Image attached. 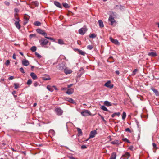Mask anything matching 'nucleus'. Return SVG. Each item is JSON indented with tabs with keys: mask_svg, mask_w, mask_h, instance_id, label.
I'll return each instance as SVG.
<instances>
[{
	"mask_svg": "<svg viewBox=\"0 0 159 159\" xmlns=\"http://www.w3.org/2000/svg\"><path fill=\"white\" fill-rule=\"evenodd\" d=\"M21 152L22 153L24 154L25 155H26V153L25 151H22Z\"/></svg>",
	"mask_w": 159,
	"mask_h": 159,
	"instance_id": "64",
	"label": "nucleus"
},
{
	"mask_svg": "<svg viewBox=\"0 0 159 159\" xmlns=\"http://www.w3.org/2000/svg\"><path fill=\"white\" fill-rule=\"evenodd\" d=\"M115 73H116V74L117 75H119L120 74V72L118 70H116L115 71Z\"/></svg>",
	"mask_w": 159,
	"mask_h": 159,
	"instance_id": "60",
	"label": "nucleus"
},
{
	"mask_svg": "<svg viewBox=\"0 0 159 159\" xmlns=\"http://www.w3.org/2000/svg\"><path fill=\"white\" fill-rule=\"evenodd\" d=\"M11 150H12V151H14V152H17V151H16V150H15V149H14L13 148H12V147H11Z\"/></svg>",
	"mask_w": 159,
	"mask_h": 159,
	"instance_id": "61",
	"label": "nucleus"
},
{
	"mask_svg": "<svg viewBox=\"0 0 159 159\" xmlns=\"http://www.w3.org/2000/svg\"><path fill=\"white\" fill-rule=\"evenodd\" d=\"M66 100L69 102L70 103L73 104H75V102L73 99L70 98H66Z\"/></svg>",
	"mask_w": 159,
	"mask_h": 159,
	"instance_id": "19",
	"label": "nucleus"
},
{
	"mask_svg": "<svg viewBox=\"0 0 159 159\" xmlns=\"http://www.w3.org/2000/svg\"><path fill=\"white\" fill-rule=\"evenodd\" d=\"M125 131L129 132L131 133V130L129 128H127L125 129Z\"/></svg>",
	"mask_w": 159,
	"mask_h": 159,
	"instance_id": "54",
	"label": "nucleus"
},
{
	"mask_svg": "<svg viewBox=\"0 0 159 159\" xmlns=\"http://www.w3.org/2000/svg\"><path fill=\"white\" fill-rule=\"evenodd\" d=\"M22 64L23 66H27L29 65V63L27 60L24 59L22 61Z\"/></svg>",
	"mask_w": 159,
	"mask_h": 159,
	"instance_id": "15",
	"label": "nucleus"
},
{
	"mask_svg": "<svg viewBox=\"0 0 159 159\" xmlns=\"http://www.w3.org/2000/svg\"><path fill=\"white\" fill-rule=\"evenodd\" d=\"M51 78L48 75L47 77H42V79L44 80H50Z\"/></svg>",
	"mask_w": 159,
	"mask_h": 159,
	"instance_id": "30",
	"label": "nucleus"
},
{
	"mask_svg": "<svg viewBox=\"0 0 159 159\" xmlns=\"http://www.w3.org/2000/svg\"><path fill=\"white\" fill-rule=\"evenodd\" d=\"M116 7H118V8H119L120 9H124V7L123 6H122L121 5L119 6L118 5H117L116 6Z\"/></svg>",
	"mask_w": 159,
	"mask_h": 159,
	"instance_id": "48",
	"label": "nucleus"
},
{
	"mask_svg": "<svg viewBox=\"0 0 159 159\" xmlns=\"http://www.w3.org/2000/svg\"><path fill=\"white\" fill-rule=\"evenodd\" d=\"M32 80L30 79H29L27 82V84L28 85H30L32 84Z\"/></svg>",
	"mask_w": 159,
	"mask_h": 159,
	"instance_id": "42",
	"label": "nucleus"
},
{
	"mask_svg": "<svg viewBox=\"0 0 159 159\" xmlns=\"http://www.w3.org/2000/svg\"><path fill=\"white\" fill-rule=\"evenodd\" d=\"M4 3L7 6H9L10 5L9 2L7 1H5L4 2Z\"/></svg>",
	"mask_w": 159,
	"mask_h": 159,
	"instance_id": "53",
	"label": "nucleus"
},
{
	"mask_svg": "<svg viewBox=\"0 0 159 159\" xmlns=\"http://www.w3.org/2000/svg\"><path fill=\"white\" fill-rule=\"evenodd\" d=\"M116 154L115 152H113L112 153L110 159H116Z\"/></svg>",
	"mask_w": 159,
	"mask_h": 159,
	"instance_id": "21",
	"label": "nucleus"
},
{
	"mask_svg": "<svg viewBox=\"0 0 159 159\" xmlns=\"http://www.w3.org/2000/svg\"><path fill=\"white\" fill-rule=\"evenodd\" d=\"M77 131L78 132V136H80L82 135V132L81 129L79 128H77Z\"/></svg>",
	"mask_w": 159,
	"mask_h": 159,
	"instance_id": "27",
	"label": "nucleus"
},
{
	"mask_svg": "<svg viewBox=\"0 0 159 159\" xmlns=\"http://www.w3.org/2000/svg\"><path fill=\"white\" fill-rule=\"evenodd\" d=\"M36 31L39 34H40L43 36L47 35V34L45 33L43 30L42 29H37L36 30Z\"/></svg>",
	"mask_w": 159,
	"mask_h": 159,
	"instance_id": "7",
	"label": "nucleus"
},
{
	"mask_svg": "<svg viewBox=\"0 0 159 159\" xmlns=\"http://www.w3.org/2000/svg\"><path fill=\"white\" fill-rule=\"evenodd\" d=\"M104 104L105 105L107 106H110L112 105L111 103L107 101H104Z\"/></svg>",
	"mask_w": 159,
	"mask_h": 159,
	"instance_id": "25",
	"label": "nucleus"
},
{
	"mask_svg": "<svg viewBox=\"0 0 159 159\" xmlns=\"http://www.w3.org/2000/svg\"><path fill=\"white\" fill-rule=\"evenodd\" d=\"M74 92V89H69L67 91L66 93L69 95L72 94Z\"/></svg>",
	"mask_w": 159,
	"mask_h": 159,
	"instance_id": "17",
	"label": "nucleus"
},
{
	"mask_svg": "<svg viewBox=\"0 0 159 159\" xmlns=\"http://www.w3.org/2000/svg\"><path fill=\"white\" fill-rule=\"evenodd\" d=\"M39 43L40 45L42 47L47 48L46 45L48 44V43H49V42L47 39L44 38H42L39 40Z\"/></svg>",
	"mask_w": 159,
	"mask_h": 159,
	"instance_id": "1",
	"label": "nucleus"
},
{
	"mask_svg": "<svg viewBox=\"0 0 159 159\" xmlns=\"http://www.w3.org/2000/svg\"><path fill=\"white\" fill-rule=\"evenodd\" d=\"M151 90L153 91V92L155 93V95L157 96H159V92L156 89H155L152 87L151 88Z\"/></svg>",
	"mask_w": 159,
	"mask_h": 159,
	"instance_id": "14",
	"label": "nucleus"
},
{
	"mask_svg": "<svg viewBox=\"0 0 159 159\" xmlns=\"http://www.w3.org/2000/svg\"><path fill=\"white\" fill-rule=\"evenodd\" d=\"M126 113L125 112H123L122 116V119L123 120H124L126 117Z\"/></svg>",
	"mask_w": 159,
	"mask_h": 159,
	"instance_id": "35",
	"label": "nucleus"
},
{
	"mask_svg": "<svg viewBox=\"0 0 159 159\" xmlns=\"http://www.w3.org/2000/svg\"><path fill=\"white\" fill-rule=\"evenodd\" d=\"M138 70L137 69H134L132 73L131 74V75H135L136 74L137 72H138Z\"/></svg>",
	"mask_w": 159,
	"mask_h": 159,
	"instance_id": "34",
	"label": "nucleus"
},
{
	"mask_svg": "<svg viewBox=\"0 0 159 159\" xmlns=\"http://www.w3.org/2000/svg\"><path fill=\"white\" fill-rule=\"evenodd\" d=\"M108 20L110 22V25H113L116 22V21L114 17L111 16H110L109 17Z\"/></svg>",
	"mask_w": 159,
	"mask_h": 159,
	"instance_id": "10",
	"label": "nucleus"
},
{
	"mask_svg": "<svg viewBox=\"0 0 159 159\" xmlns=\"http://www.w3.org/2000/svg\"><path fill=\"white\" fill-rule=\"evenodd\" d=\"M29 20V19H28L27 18H25V21L24 23V25L26 24L27 22H28Z\"/></svg>",
	"mask_w": 159,
	"mask_h": 159,
	"instance_id": "47",
	"label": "nucleus"
},
{
	"mask_svg": "<svg viewBox=\"0 0 159 159\" xmlns=\"http://www.w3.org/2000/svg\"><path fill=\"white\" fill-rule=\"evenodd\" d=\"M38 85V83L37 82H34V85L35 87L37 86Z\"/></svg>",
	"mask_w": 159,
	"mask_h": 159,
	"instance_id": "55",
	"label": "nucleus"
},
{
	"mask_svg": "<svg viewBox=\"0 0 159 159\" xmlns=\"http://www.w3.org/2000/svg\"><path fill=\"white\" fill-rule=\"evenodd\" d=\"M55 111L56 114L58 116H61L63 113V111L60 107L56 108Z\"/></svg>",
	"mask_w": 159,
	"mask_h": 159,
	"instance_id": "3",
	"label": "nucleus"
},
{
	"mask_svg": "<svg viewBox=\"0 0 159 159\" xmlns=\"http://www.w3.org/2000/svg\"><path fill=\"white\" fill-rule=\"evenodd\" d=\"M47 88L50 91L52 92L54 91L52 86H51L49 85H48L47 87Z\"/></svg>",
	"mask_w": 159,
	"mask_h": 159,
	"instance_id": "23",
	"label": "nucleus"
},
{
	"mask_svg": "<svg viewBox=\"0 0 159 159\" xmlns=\"http://www.w3.org/2000/svg\"><path fill=\"white\" fill-rule=\"evenodd\" d=\"M111 144L113 145H116L117 146H118L120 144L121 142L120 140H115L113 141H112L111 142Z\"/></svg>",
	"mask_w": 159,
	"mask_h": 159,
	"instance_id": "11",
	"label": "nucleus"
},
{
	"mask_svg": "<svg viewBox=\"0 0 159 159\" xmlns=\"http://www.w3.org/2000/svg\"><path fill=\"white\" fill-rule=\"evenodd\" d=\"M81 114L83 116H87L89 115H91V112L88 110H85L82 111L81 112Z\"/></svg>",
	"mask_w": 159,
	"mask_h": 159,
	"instance_id": "4",
	"label": "nucleus"
},
{
	"mask_svg": "<svg viewBox=\"0 0 159 159\" xmlns=\"http://www.w3.org/2000/svg\"><path fill=\"white\" fill-rule=\"evenodd\" d=\"M68 157L70 159H77L72 156H68Z\"/></svg>",
	"mask_w": 159,
	"mask_h": 159,
	"instance_id": "50",
	"label": "nucleus"
},
{
	"mask_svg": "<svg viewBox=\"0 0 159 159\" xmlns=\"http://www.w3.org/2000/svg\"><path fill=\"white\" fill-rule=\"evenodd\" d=\"M30 75L34 80H36L38 78L37 76L34 73H31Z\"/></svg>",
	"mask_w": 159,
	"mask_h": 159,
	"instance_id": "16",
	"label": "nucleus"
},
{
	"mask_svg": "<svg viewBox=\"0 0 159 159\" xmlns=\"http://www.w3.org/2000/svg\"><path fill=\"white\" fill-rule=\"evenodd\" d=\"M96 35L94 33L92 34L89 36V37L92 38H94L96 37Z\"/></svg>",
	"mask_w": 159,
	"mask_h": 159,
	"instance_id": "33",
	"label": "nucleus"
},
{
	"mask_svg": "<svg viewBox=\"0 0 159 159\" xmlns=\"http://www.w3.org/2000/svg\"><path fill=\"white\" fill-rule=\"evenodd\" d=\"M133 148V147L132 146H131L129 148V149L131 150H132Z\"/></svg>",
	"mask_w": 159,
	"mask_h": 159,
	"instance_id": "63",
	"label": "nucleus"
},
{
	"mask_svg": "<svg viewBox=\"0 0 159 159\" xmlns=\"http://www.w3.org/2000/svg\"><path fill=\"white\" fill-rule=\"evenodd\" d=\"M13 57V58L14 59H16V56H15V53H14L13 55V57Z\"/></svg>",
	"mask_w": 159,
	"mask_h": 159,
	"instance_id": "59",
	"label": "nucleus"
},
{
	"mask_svg": "<svg viewBox=\"0 0 159 159\" xmlns=\"http://www.w3.org/2000/svg\"><path fill=\"white\" fill-rule=\"evenodd\" d=\"M10 63V61L9 60H8L6 61L5 63V64L6 66H7L9 65Z\"/></svg>",
	"mask_w": 159,
	"mask_h": 159,
	"instance_id": "44",
	"label": "nucleus"
},
{
	"mask_svg": "<svg viewBox=\"0 0 159 159\" xmlns=\"http://www.w3.org/2000/svg\"><path fill=\"white\" fill-rule=\"evenodd\" d=\"M81 148L82 149H84L87 148V147L85 145H83L81 146Z\"/></svg>",
	"mask_w": 159,
	"mask_h": 159,
	"instance_id": "52",
	"label": "nucleus"
},
{
	"mask_svg": "<svg viewBox=\"0 0 159 159\" xmlns=\"http://www.w3.org/2000/svg\"><path fill=\"white\" fill-rule=\"evenodd\" d=\"M77 50L78 51L79 53L80 54L84 56L86 54L85 52L79 49H77Z\"/></svg>",
	"mask_w": 159,
	"mask_h": 159,
	"instance_id": "26",
	"label": "nucleus"
},
{
	"mask_svg": "<svg viewBox=\"0 0 159 159\" xmlns=\"http://www.w3.org/2000/svg\"><path fill=\"white\" fill-rule=\"evenodd\" d=\"M63 6L66 8H69V6L68 4L66 3H63Z\"/></svg>",
	"mask_w": 159,
	"mask_h": 159,
	"instance_id": "39",
	"label": "nucleus"
},
{
	"mask_svg": "<svg viewBox=\"0 0 159 159\" xmlns=\"http://www.w3.org/2000/svg\"><path fill=\"white\" fill-rule=\"evenodd\" d=\"M101 119H102V120H103V121H104V122L105 121V120L103 116H101Z\"/></svg>",
	"mask_w": 159,
	"mask_h": 159,
	"instance_id": "62",
	"label": "nucleus"
},
{
	"mask_svg": "<svg viewBox=\"0 0 159 159\" xmlns=\"http://www.w3.org/2000/svg\"><path fill=\"white\" fill-rule=\"evenodd\" d=\"M14 78V77L13 76H10L9 78H8V79L9 80H12V79H13Z\"/></svg>",
	"mask_w": 159,
	"mask_h": 159,
	"instance_id": "56",
	"label": "nucleus"
},
{
	"mask_svg": "<svg viewBox=\"0 0 159 159\" xmlns=\"http://www.w3.org/2000/svg\"><path fill=\"white\" fill-rule=\"evenodd\" d=\"M80 71L81 72V73L79 75V76L80 77L84 73V69L82 68H81L80 70Z\"/></svg>",
	"mask_w": 159,
	"mask_h": 159,
	"instance_id": "29",
	"label": "nucleus"
},
{
	"mask_svg": "<svg viewBox=\"0 0 159 159\" xmlns=\"http://www.w3.org/2000/svg\"><path fill=\"white\" fill-rule=\"evenodd\" d=\"M97 134V131L96 130H94L93 131H91L89 137L87 140H88L90 138H94L95 136V135Z\"/></svg>",
	"mask_w": 159,
	"mask_h": 159,
	"instance_id": "6",
	"label": "nucleus"
},
{
	"mask_svg": "<svg viewBox=\"0 0 159 159\" xmlns=\"http://www.w3.org/2000/svg\"><path fill=\"white\" fill-rule=\"evenodd\" d=\"M19 83H14V88L15 89H17L19 87Z\"/></svg>",
	"mask_w": 159,
	"mask_h": 159,
	"instance_id": "36",
	"label": "nucleus"
},
{
	"mask_svg": "<svg viewBox=\"0 0 159 159\" xmlns=\"http://www.w3.org/2000/svg\"><path fill=\"white\" fill-rule=\"evenodd\" d=\"M101 109L102 110L105 111H108L109 110L107 109V108L104 105L101 106Z\"/></svg>",
	"mask_w": 159,
	"mask_h": 159,
	"instance_id": "28",
	"label": "nucleus"
},
{
	"mask_svg": "<svg viewBox=\"0 0 159 159\" xmlns=\"http://www.w3.org/2000/svg\"><path fill=\"white\" fill-rule=\"evenodd\" d=\"M148 55L149 56H151L152 57H155L157 56V54L156 52H151L148 53Z\"/></svg>",
	"mask_w": 159,
	"mask_h": 159,
	"instance_id": "22",
	"label": "nucleus"
},
{
	"mask_svg": "<svg viewBox=\"0 0 159 159\" xmlns=\"http://www.w3.org/2000/svg\"><path fill=\"white\" fill-rule=\"evenodd\" d=\"M98 23L99 26L100 28H102L104 27L103 22L102 20H99L98 21Z\"/></svg>",
	"mask_w": 159,
	"mask_h": 159,
	"instance_id": "24",
	"label": "nucleus"
},
{
	"mask_svg": "<svg viewBox=\"0 0 159 159\" xmlns=\"http://www.w3.org/2000/svg\"><path fill=\"white\" fill-rule=\"evenodd\" d=\"M93 46L92 45H88L87 46V48L89 50H91L93 49Z\"/></svg>",
	"mask_w": 159,
	"mask_h": 159,
	"instance_id": "40",
	"label": "nucleus"
},
{
	"mask_svg": "<svg viewBox=\"0 0 159 159\" xmlns=\"http://www.w3.org/2000/svg\"><path fill=\"white\" fill-rule=\"evenodd\" d=\"M20 20L16 21L15 23V25L16 27L18 29H19L20 27L21 26L20 24Z\"/></svg>",
	"mask_w": 159,
	"mask_h": 159,
	"instance_id": "13",
	"label": "nucleus"
},
{
	"mask_svg": "<svg viewBox=\"0 0 159 159\" xmlns=\"http://www.w3.org/2000/svg\"><path fill=\"white\" fill-rule=\"evenodd\" d=\"M130 156V154L128 152H126L123 154L121 158L122 159H128Z\"/></svg>",
	"mask_w": 159,
	"mask_h": 159,
	"instance_id": "5",
	"label": "nucleus"
},
{
	"mask_svg": "<svg viewBox=\"0 0 159 159\" xmlns=\"http://www.w3.org/2000/svg\"><path fill=\"white\" fill-rule=\"evenodd\" d=\"M36 36V35L34 34H30V35H29V37L30 38H31L32 37H35Z\"/></svg>",
	"mask_w": 159,
	"mask_h": 159,
	"instance_id": "51",
	"label": "nucleus"
},
{
	"mask_svg": "<svg viewBox=\"0 0 159 159\" xmlns=\"http://www.w3.org/2000/svg\"><path fill=\"white\" fill-rule=\"evenodd\" d=\"M87 31V29L86 28H82L79 30V33L81 35H84Z\"/></svg>",
	"mask_w": 159,
	"mask_h": 159,
	"instance_id": "9",
	"label": "nucleus"
},
{
	"mask_svg": "<svg viewBox=\"0 0 159 159\" xmlns=\"http://www.w3.org/2000/svg\"><path fill=\"white\" fill-rule=\"evenodd\" d=\"M50 134H51L52 135H54L55 134V132L53 130H51L49 131Z\"/></svg>",
	"mask_w": 159,
	"mask_h": 159,
	"instance_id": "45",
	"label": "nucleus"
},
{
	"mask_svg": "<svg viewBox=\"0 0 159 159\" xmlns=\"http://www.w3.org/2000/svg\"><path fill=\"white\" fill-rule=\"evenodd\" d=\"M36 50V48L35 46H33L31 48V50L33 52H35Z\"/></svg>",
	"mask_w": 159,
	"mask_h": 159,
	"instance_id": "37",
	"label": "nucleus"
},
{
	"mask_svg": "<svg viewBox=\"0 0 159 159\" xmlns=\"http://www.w3.org/2000/svg\"><path fill=\"white\" fill-rule=\"evenodd\" d=\"M66 66V64L65 62H62L57 66V68L60 70H64Z\"/></svg>",
	"mask_w": 159,
	"mask_h": 159,
	"instance_id": "2",
	"label": "nucleus"
},
{
	"mask_svg": "<svg viewBox=\"0 0 159 159\" xmlns=\"http://www.w3.org/2000/svg\"><path fill=\"white\" fill-rule=\"evenodd\" d=\"M58 43L61 45H63L64 44V42L61 39H59L58 40Z\"/></svg>",
	"mask_w": 159,
	"mask_h": 159,
	"instance_id": "31",
	"label": "nucleus"
},
{
	"mask_svg": "<svg viewBox=\"0 0 159 159\" xmlns=\"http://www.w3.org/2000/svg\"><path fill=\"white\" fill-rule=\"evenodd\" d=\"M64 72L66 74H70L72 72V71L71 70L69 69L66 67L64 69Z\"/></svg>",
	"mask_w": 159,
	"mask_h": 159,
	"instance_id": "18",
	"label": "nucleus"
},
{
	"mask_svg": "<svg viewBox=\"0 0 159 159\" xmlns=\"http://www.w3.org/2000/svg\"><path fill=\"white\" fill-rule=\"evenodd\" d=\"M20 70L21 72V73H25V71H24V70L23 68L22 67L20 68Z\"/></svg>",
	"mask_w": 159,
	"mask_h": 159,
	"instance_id": "49",
	"label": "nucleus"
},
{
	"mask_svg": "<svg viewBox=\"0 0 159 159\" xmlns=\"http://www.w3.org/2000/svg\"><path fill=\"white\" fill-rule=\"evenodd\" d=\"M122 140L125 142H126L128 143H130V142L126 138L122 139Z\"/></svg>",
	"mask_w": 159,
	"mask_h": 159,
	"instance_id": "41",
	"label": "nucleus"
},
{
	"mask_svg": "<svg viewBox=\"0 0 159 159\" xmlns=\"http://www.w3.org/2000/svg\"><path fill=\"white\" fill-rule=\"evenodd\" d=\"M111 81L110 80H109L106 83L104 84V86H106L108 88H109L110 89H112L113 87V84L111 85L110 83H111Z\"/></svg>",
	"mask_w": 159,
	"mask_h": 159,
	"instance_id": "12",
	"label": "nucleus"
},
{
	"mask_svg": "<svg viewBox=\"0 0 159 159\" xmlns=\"http://www.w3.org/2000/svg\"><path fill=\"white\" fill-rule=\"evenodd\" d=\"M109 39L111 41L115 44L118 45H120V43L117 40L114 39L111 37H110Z\"/></svg>",
	"mask_w": 159,
	"mask_h": 159,
	"instance_id": "8",
	"label": "nucleus"
},
{
	"mask_svg": "<svg viewBox=\"0 0 159 159\" xmlns=\"http://www.w3.org/2000/svg\"><path fill=\"white\" fill-rule=\"evenodd\" d=\"M35 54L39 58H40L41 57V56L37 52H35Z\"/></svg>",
	"mask_w": 159,
	"mask_h": 159,
	"instance_id": "46",
	"label": "nucleus"
},
{
	"mask_svg": "<svg viewBox=\"0 0 159 159\" xmlns=\"http://www.w3.org/2000/svg\"><path fill=\"white\" fill-rule=\"evenodd\" d=\"M34 24L36 26H40L41 25V23L38 21H36L34 23Z\"/></svg>",
	"mask_w": 159,
	"mask_h": 159,
	"instance_id": "32",
	"label": "nucleus"
},
{
	"mask_svg": "<svg viewBox=\"0 0 159 159\" xmlns=\"http://www.w3.org/2000/svg\"><path fill=\"white\" fill-rule=\"evenodd\" d=\"M152 146L153 148H155L156 147V144L154 143H152Z\"/></svg>",
	"mask_w": 159,
	"mask_h": 159,
	"instance_id": "58",
	"label": "nucleus"
},
{
	"mask_svg": "<svg viewBox=\"0 0 159 159\" xmlns=\"http://www.w3.org/2000/svg\"><path fill=\"white\" fill-rule=\"evenodd\" d=\"M15 19L18 20H20L19 18L17 16V14H15Z\"/></svg>",
	"mask_w": 159,
	"mask_h": 159,
	"instance_id": "43",
	"label": "nucleus"
},
{
	"mask_svg": "<svg viewBox=\"0 0 159 159\" xmlns=\"http://www.w3.org/2000/svg\"><path fill=\"white\" fill-rule=\"evenodd\" d=\"M45 38H47L48 39L51 40L53 42L55 41V40L53 38H52L50 37L45 36Z\"/></svg>",
	"mask_w": 159,
	"mask_h": 159,
	"instance_id": "38",
	"label": "nucleus"
},
{
	"mask_svg": "<svg viewBox=\"0 0 159 159\" xmlns=\"http://www.w3.org/2000/svg\"><path fill=\"white\" fill-rule=\"evenodd\" d=\"M115 113V114L116 115H117L118 116H119V115H120V113L119 112H115L114 113Z\"/></svg>",
	"mask_w": 159,
	"mask_h": 159,
	"instance_id": "57",
	"label": "nucleus"
},
{
	"mask_svg": "<svg viewBox=\"0 0 159 159\" xmlns=\"http://www.w3.org/2000/svg\"><path fill=\"white\" fill-rule=\"evenodd\" d=\"M54 4L57 7L61 8H62V7L61 4L59 2L57 1H54Z\"/></svg>",
	"mask_w": 159,
	"mask_h": 159,
	"instance_id": "20",
	"label": "nucleus"
}]
</instances>
